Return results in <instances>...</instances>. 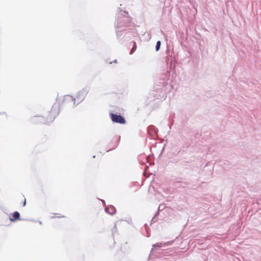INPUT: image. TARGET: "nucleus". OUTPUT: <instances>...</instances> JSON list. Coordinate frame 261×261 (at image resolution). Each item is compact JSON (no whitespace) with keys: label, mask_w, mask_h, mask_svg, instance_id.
Wrapping results in <instances>:
<instances>
[{"label":"nucleus","mask_w":261,"mask_h":261,"mask_svg":"<svg viewBox=\"0 0 261 261\" xmlns=\"http://www.w3.org/2000/svg\"><path fill=\"white\" fill-rule=\"evenodd\" d=\"M60 113V106L59 104L55 103L46 117V123H50L54 121Z\"/></svg>","instance_id":"1"},{"label":"nucleus","mask_w":261,"mask_h":261,"mask_svg":"<svg viewBox=\"0 0 261 261\" xmlns=\"http://www.w3.org/2000/svg\"><path fill=\"white\" fill-rule=\"evenodd\" d=\"M110 115V118L113 122L120 124H124L125 123V120L124 118L120 115L111 113Z\"/></svg>","instance_id":"2"},{"label":"nucleus","mask_w":261,"mask_h":261,"mask_svg":"<svg viewBox=\"0 0 261 261\" xmlns=\"http://www.w3.org/2000/svg\"><path fill=\"white\" fill-rule=\"evenodd\" d=\"M10 220L12 222L20 220V214L18 212H15L10 216Z\"/></svg>","instance_id":"3"},{"label":"nucleus","mask_w":261,"mask_h":261,"mask_svg":"<svg viewBox=\"0 0 261 261\" xmlns=\"http://www.w3.org/2000/svg\"><path fill=\"white\" fill-rule=\"evenodd\" d=\"M106 211L111 214V215L114 214L115 213V210L113 207H106Z\"/></svg>","instance_id":"4"},{"label":"nucleus","mask_w":261,"mask_h":261,"mask_svg":"<svg viewBox=\"0 0 261 261\" xmlns=\"http://www.w3.org/2000/svg\"><path fill=\"white\" fill-rule=\"evenodd\" d=\"M137 49V44L135 42L134 46L133 47L131 51H130V54H133V53Z\"/></svg>","instance_id":"5"},{"label":"nucleus","mask_w":261,"mask_h":261,"mask_svg":"<svg viewBox=\"0 0 261 261\" xmlns=\"http://www.w3.org/2000/svg\"><path fill=\"white\" fill-rule=\"evenodd\" d=\"M161 41H158L156 43V46H155V48H156V50L158 51L159 50L160 48V46H161Z\"/></svg>","instance_id":"6"},{"label":"nucleus","mask_w":261,"mask_h":261,"mask_svg":"<svg viewBox=\"0 0 261 261\" xmlns=\"http://www.w3.org/2000/svg\"><path fill=\"white\" fill-rule=\"evenodd\" d=\"M25 203H26V200L24 199V203H23V206H24L25 205Z\"/></svg>","instance_id":"7"},{"label":"nucleus","mask_w":261,"mask_h":261,"mask_svg":"<svg viewBox=\"0 0 261 261\" xmlns=\"http://www.w3.org/2000/svg\"><path fill=\"white\" fill-rule=\"evenodd\" d=\"M59 218H62V217H64V216H59Z\"/></svg>","instance_id":"8"}]
</instances>
